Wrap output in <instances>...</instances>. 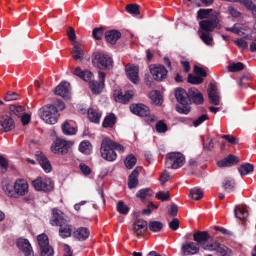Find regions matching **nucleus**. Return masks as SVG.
I'll list each match as a JSON object with an SVG mask.
<instances>
[{"instance_id":"f257e3e1","label":"nucleus","mask_w":256,"mask_h":256,"mask_svg":"<svg viewBox=\"0 0 256 256\" xmlns=\"http://www.w3.org/2000/svg\"><path fill=\"white\" fill-rule=\"evenodd\" d=\"M218 12H213L212 9H200L197 13V18L206 20L200 22V28L204 30H213L218 27Z\"/></svg>"},{"instance_id":"f03ea898","label":"nucleus","mask_w":256,"mask_h":256,"mask_svg":"<svg viewBox=\"0 0 256 256\" xmlns=\"http://www.w3.org/2000/svg\"><path fill=\"white\" fill-rule=\"evenodd\" d=\"M53 216L50 220L52 226H60V235L63 238H68L70 236L72 231V226L68 224V222L64 218L62 212L58 210L53 209Z\"/></svg>"},{"instance_id":"7ed1b4c3","label":"nucleus","mask_w":256,"mask_h":256,"mask_svg":"<svg viewBox=\"0 0 256 256\" xmlns=\"http://www.w3.org/2000/svg\"><path fill=\"white\" fill-rule=\"evenodd\" d=\"M114 150H124V147L120 144L114 142L109 138L104 139L101 144L100 152L102 156L108 161H113L116 158Z\"/></svg>"},{"instance_id":"20e7f679","label":"nucleus","mask_w":256,"mask_h":256,"mask_svg":"<svg viewBox=\"0 0 256 256\" xmlns=\"http://www.w3.org/2000/svg\"><path fill=\"white\" fill-rule=\"evenodd\" d=\"M58 110L52 104H46L40 108L38 112L40 118L46 124H54L58 121Z\"/></svg>"},{"instance_id":"39448f33","label":"nucleus","mask_w":256,"mask_h":256,"mask_svg":"<svg viewBox=\"0 0 256 256\" xmlns=\"http://www.w3.org/2000/svg\"><path fill=\"white\" fill-rule=\"evenodd\" d=\"M92 64L94 67L100 70H110L113 66L112 60L110 56L97 52L94 54Z\"/></svg>"},{"instance_id":"423d86ee","label":"nucleus","mask_w":256,"mask_h":256,"mask_svg":"<svg viewBox=\"0 0 256 256\" xmlns=\"http://www.w3.org/2000/svg\"><path fill=\"white\" fill-rule=\"evenodd\" d=\"M184 156L180 152H170L166 155V164L168 168L176 169L184 164Z\"/></svg>"},{"instance_id":"0eeeda50","label":"nucleus","mask_w":256,"mask_h":256,"mask_svg":"<svg viewBox=\"0 0 256 256\" xmlns=\"http://www.w3.org/2000/svg\"><path fill=\"white\" fill-rule=\"evenodd\" d=\"M74 142L63 139L56 138L52 145L50 149L54 154H64L68 152V150L72 146Z\"/></svg>"},{"instance_id":"6e6552de","label":"nucleus","mask_w":256,"mask_h":256,"mask_svg":"<svg viewBox=\"0 0 256 256\" xmlns=\"http://www.w3.org/2000/svg\"><path fill=\"white\" fill-rule=\"evenodd\" d=\"M32 184L35 190L38 191L49 192L54 188L53 182L50 178H43L38 177L32 181Z\"/></svg>"},{"instance_id":"1a4fd4ad","label":"nucleus","mask_w":256,"mask_h":256,"mask_svg":"<svg viewBox=\"0 0 256 256\" xmlns=\"http://www.w3.org/2000/svg\"><path fill=\"white\" fill-rule=\"evenodd\" d=\"M203 248L205 250L214 251L220 256H230L231 253V250L226 246L216 242L206 244Z\"/></svg>"},{"instance_id":"9d476101","label":"nucleus","mask_w":256,"mask_h":256,"mask_svg":"<svg viewBox=\"0 0 256 256\" xmlns=\"http://www.w3.org/2000/svg\"><path fill=\"white\" fill-rule=\"evenodd\" d=\"M15 127V123L12 117L8 114L0 116V130L8 132L12 130Z\"/></svg>"},{"instance_id":"9b49d317","label":"nucleus","mask_w":256,"mask_h":256,"mask_svg":"<svg viewBox=\"0 0 256 256\" xmlns=\"http://www.w3.org/2000/svg\"><path fill=\"white\" fill-rule=\"evenodd\" d=\"M150 72L153 76L154 78L156 80H162L164 78L167 74V70L161 64H154L150 67Z\"/></svg>"},{"instance_id":"f8f14e48","label":"nucleus","mask_w":256,"mask_h":256,"mask_svg":"<svg viewBox=\"0 0 256 256\" xmlns=\"http://www.w3.org/2000/svg\"><path fill=\"white\" fill-rule=\"evenodd\" d=\"M16 244L19 249L22 252L24 256H36L34 254L32 248L27 239L18 238Z\"/></svg>"},{"instance_id":"ddd939ff","label":"nucleus","mask_w":256,"mask_h":256,"mask_svg":"<svg viewBox=\"0 0 256 256\" xmlns=\"http://www.w3.org/2000/svg\"><path fill=\"white\" fill-rule=\"evenodd\" d=\"M28 185L23 179H18L14 183V196H22L28 192Z\"/></svg>"},{"instance_id":"4468645a","label":"nucleus","mask_w":256,"mask_h":256,"mask_svg":"<svg viewBox=\"0 0 256 256\" xmlns=\"http://www.w3.org/2000/svg\"><path fill=\"white\" fill-rule=\"evenodd\" d=\"M200 250L199 246L196 243L189 242L184 244L181 251L184 255H193L197 254Z\"/></svg>"},{"instance_id":"2eb2a0df","label":"nucleus","mask_w":256,"mask_h":256,"mask_svg":"<svg viewBox=\"0 0 256 256\" xmlns=\"http://www.w3.org/2000/svg\"><path fill=\"white\" fill-rule=\"evenodd\" d=\"M70 84L68 82H61L58 86L54 90V93L64 98H69L70 93Z\"/></svg>"},{"instance_id":"dca6fc26","label":"nucleus","mask_w":256,"mask_h":256,"mask_svg":"<svg viewBox=\"0 0 256 256\" xmlns=\"http://www.w3.org/2000/svg\"><path fill=\"white\" fill-rule=\"evenodd\" d=\"M130 108L132 113L141 116H146L150 112L148 108L142 104H132Z\"/></svg>"},{"instance_id":"f3484780","label":"nucleus","mask_w":256,"mask_h":256,"mask_svg":"<svg viewBox=\"0 0 256 256\" xmlns=\"http://www.w3.org/2000/svg\"><path fill=\"white\" fill-rule=\"evenodd\" d=\"M188 102L192 100L194 103L200 104L203 102L204 98L202 94L195 88L188 90Z\"/></svg>"},{"instance_id":"a211bd4d","label":"nucleus","mask_w":256,"mask_h":256,"mask_svg":"<svg viewBox=\"0 0 256 256\" xmlns=\"http://www.w3.org/2000/svg\"><path fill=\"white\" fill-rule=\"evenodd\" d=\"M208 93L211 104L218 105L220 102V98L217 91V87L215 84H210L208 89Z\"/></svg>"},{"instance_id":"6ab92c4d","label":"nucleus","mask_w":256,"mask_h":256,"mask_svg":"<svg viewBox=\"0 0 256 256\" xmlns=\"http://www.w3.org/2000/svg\"><path fill=\"white\" fill-rule=\"evenodd\" d=\"M174 96L180 104H188V92H187L181 88H176L174 90Z\"/></svg>"},{"instance_id":"aec40b11","label":"nucleus","mask_w":256,"mask_h":256,"mask_svg":"<svg viewBox=\"0 0 256 256\" xmlns=\"http://www.w3.org/2000/svg\"><path fill=\"white\" fill-rule=\"evenodd\" d=\"M193 237L198 246H202V248L206 246V243L210 238L208 234L205 231L196 232L194 234Z\"/></svg>"},{"instance_id":"412c9836","label":"nucleus","mask_w":256,"mask_h":256,"mask_svg":"<svg viewBox=\"0 0 256 256\" xmlns=\"http://www.w3.org/2000/svg\"><path fill=\"white\" fill-rule=\"evenodd\" d=\"M116 100L122 104H126L132 98L134 95V92L132 90H128L124 94H122V92L118 91H116L114 93Z\"/></svg>"},{"instance_id":"4be33fe9","label":"nucleus","mask_w":256,"mask_h":256,"mask_svg":"<svg viewBox=\"0 0 256 256\" xmlns=\"http://www.w3.org/2000/svg\"><path fill=\"white\" fill-rule=\"evenodd\" d=\"M148 227L147 222L142 220L138 219L134 224V230L138 235H142L146 232Z\"/></svg>"},{"instance_id":"5701e85b","label":"nucleus","mask_w":256,"mask_h":256,"mask_svg":"<svg viewBox=\"0 0 256 256\" xmlns=\"http://www.w3.org/2000/svg\"><path fill=\"white\" fill-rule=\"evenodd\" d=\"M36 155L37 156V159L44 170L46 172H50L52 166L46 156L41 152H37Z\"/></svg>"},{"instance_id":"b1692460","label":"nucleus","mask_w":256,"mask_h":256,"mask_svg":"<svg viewBox=\"0 0 256 256\" xmlns=\"http://www.w3.org/2000/svg\"><path fill=\"white\" fill-rule=\"evenodd\" d=\"M239 161L238 158L234 155H230L222 160L218 161L217 164L219 167L230 166L236 164Z\"/></svg>"},{"instance_id":"393cba45","label":"nucleus","mask_w":256,"mask_h":256,"mask_svg":"<svg viewBox=\"0 0 256 256\" xmlns=\"http://www.w3.org/2000/svg\"><path fill=\"white\" fill-rule=\"evenodd\" d=\"M138 66H131L126 69V75L128 77L134 84H136L138 80Z\"/></svg>"},{"instance_id":"a878e982","label":"nucleus","mask_w":256,"mask_h":256,"mask_svg":"<svg viewBox=\"0 0 256 256\" xmlns=\"http://www.w3.org/2000/svg\"><path fill=\"white\" fill-rule=\"evenodd\" d=\"M139 167H136L128 177V186L130 188H136L138 184V176L139 174Z\"/></svg>"},{"instance_id":"bb28decb","label":"nucleus","mask_w":256,"mask_h":256,"mask_svg":"<svg viewBox=\"0 0 256 256\" xmlns=\"http://www.w3.org/2000/svg\"><path fill=\"white\" fill-rule=\"evenodd\" d=\"M120 36V33L116 30L107 31L105 33L106 40L112 44H115Z\"/></svg>"},{"instance_id":"cd10ccee","label":"nucleus","mask_w":256,"mask_h":256,"mask_svg":"<svg viewBox=\"0 0 256 256\" xmlns=\"http://www.w3.org/2000/svg\"><path fill=\"white\" fill-rule=\"evenodd\" d=\"M75 238L80 240H86L90 235V232L86 228L80 227L78 228L74 232Z\"/></svg>"},{"instance_id":"c85d7f7f","label":"nucleus","mask_w":256,"mask_h":256,"mask_svg":"<svg viewBox=\"0 0 256 256\" xmlns=\"http://www.w3.org/2000/svg\"><path fill=\"white\" fill-rule=\"evenodd\" d=\"M213 30H204L200 28L198 32L200 34V38L206 45H212V38L210 32Z\"/></svg>"},{"instance_id":"c756f323","label":"nucleus","mask_w":256,"mask_h":256,"mask_svg":"<svg viewBox=\"0 0 256 256\" xmlns=\"http://www.w3.org/2000/svg\"><path fill=\"white\" fill-rule=\"evenodd\" d=\"M2 188L4 192L8 196L16 197L14 192V185L9 181L4 180L2 182Z\"/></svg>"},{"instance_id":"7c9ffc66","label":"nucleus","mask_w":256,"mask_h":256,"mask_svg":"<svg viewBox=\"0 0 256 256\" xmlns=\"http://www.w3.org/2000/svg\"><path fill=\"white\" fill-rule=\"evenodd\" d=\"M9 110V116H16L20 117L25 111L24 108L20 105L12 104L10 106Z\"/></svg>"},{"instance_id":"2f4dec72","label":"nucleus","mask_w":256,"mask_h":256,"mask_svg":"<svg viewBox=\"0 0 256 256\" xmlns=\"http://www.w3.org/2000/svg\"><path fill=\"white\" fill-rule=\"evenodd\" d=\"M222 187L228 192H232L235 188L234 180L230 178H226L222 183Z\"/></svg>"},{"instance_id":"473e14b6","label":"nucleus","mask_w":256,"mask_h":256,"mask_svg":"<svg viewBox=\"0 0 256 256\" xmlns=\"http://www.w3.org/2000/svg\"><path fill=\"white\" fill-rule=\"evenodd\" d=\"M149 97L151 100L152 104L158 105L162 104V96L160 92L158 90H152L149 94Z\"/></svg>"},{"instance_id":"72a5a7b5","label":"nucleus","mask_w":256,"mask_h":256,"mask_svg":"<svg viewBox=\"0 0 256 256\" xmlns=\"http://www.w3.org/2000/svg\"><path fill=\"white\" fill-rule=\"evenodd\" d=\"M74 47L72 52V58L74 60H82L84 56V52L83 50L79 46L78 44H73Z\"/></svg>"},{"instance_id":"f704fd0d","label":"nucleus","mask_w":256,"mask_h":256,"mask_svg":"<svg viewBox=\"0 0 256 256\" xmlns=\"http://www.w3.org/2000/svg\"><path fill=\"white\" fill-rule=\"evenodd\" d=\"M74 74L80 77L86 81L90 80L92 76V74L88 70L82 71L78 68H75V70L74 71Z\"/></svg>"},{"instance_id":"c9c22d12","label":"nucleus","mask_w":256,"mask_h":256,"mask_svg":"<svg viewBox=\"0 0 256 256\" xmlns=\"http://www.w3.org/2000/svg\"><path fill=\"white\" fill-rule=\"evenodd\" d=\"M88 119L93 122L98 123L101 116V114L98 112L96 110L90 108L88 112Z\"/></svg>"},{"instance_id":"e433bc0d","label":"nucleus","mask_w":256,"mask_h":256,"mask_svg":"<svg viewBox=\"0 0 256 256\" xmlns=\"http://www.w3.org/2000/svg\"><path fill=\"white\" fill-rule=\"evenodd\" d=\"M234 212L235 216L240 220L246 218L248 215V210L243 207L236 206Z\"/></svg>"},{"instance_id":"4c0bfd02","label":"nucleus","mask_w":256,"mask_h":256,"mask_svg":"<svg viewBox=\"0 0 256 256\" xmlns=\"http://www.w3.org/2000/svg\"><path fill=\"white\" fill-rule=\"evenodd\" d=\"M254 170V166L249 163L242 164L238 168V171L241 175H246Z\"/></svg>"},{"instance_id":"58836bf2","label":"nucleus","mask_w":256,"mask_h":256,"mask_svg":"<svg viewBox=\"0 0 256 256\" xmlns=\"http://www.w3.org/2000/svg\"><path fill=\"white\" fill-rule=\"evenodd\" d=\"M63 132L65 134L72 135L76 134V130L74 128L70 126L68 122H65L62 126Z\"/></svg>"},{"instance_id":"ea45409f","label":"nucleus","mask_w":256,"mask_h":256,"mask_svg":"<svg viewBox=\"0 0 256 256\" xmlns=\"http://www.w3.org/2000/svg\"><path fill=\"white\" fill-rule=\"evenodd\" d=\"M37 240L40 248L50 245L48 237L44 234H42L38 236Z\"/></svg>"},{"instance_id":"a19ab883","label":"nucleus","mask_w":256,"mask_h":256,"mask_svg":"<svg viewBox=\"0 0 256 256\" xmlns=\"http://www.w3.org/2000/svg\"><path fill=\"white\" fill-rule=\"evenodd\" d=\"M136 158L132 154L128 156L124 160L126 166L128 169L132 168L136 164Z\"/></svg>"},{"instance_id":"79ce46f5","label":"nucleus","mask_w":256,"mask_h":256,"mask_svg":"<svg viewBox=\"0 0 256 256\" xmlns=\"http://www.w3.org/2000/svg\"><path fill=\"white\" fill-rule=\"evenodd\" d=\"M40 256H53L54 250L52 246L48 245L40 248Z\"/></svg>"},{"instance_id":"37998d69","label":"nucleus","mask_w":256,"mask_h":256,"mask_svg":"<svg viewBox=\"0 0 256 256\" xmlns=\"http://www.w3.org/2000/svg\"><path fill=\"white\" fill-rule=\"evenodd\" d=\"M203 192L199 188H194L190 190V196L195 200H200L203 197Z\"/></svg>"},{"instance_id":"c03bdc74","label":"nucleus","mask_w":256,"mask_h":256,"mask_svg":"<svg viewBox=\"0 0 256 256\" xmlns=\"http://www.w3.org/2000/svg\"><path fill=\"white\" fill-rule=\"evenodd\" d=\"M152 194V191L150 188H144L140 190L136 194V196L140 198L142 201L146 198L150 196Z\"/></svg>"},{"instance_id":"a18cd8bd","label":"nucleus","mask_w":256,"mask_h":256,"mask_svg":"<svg viewBox=\"0 0 256 256\" xmlns=\"http://www.w3.org/2000/svg\"><path fill=\"white\" fill-rule=\"evenodd\" d=\"M104 84L101 82H93L90 84V88L94 94H99L102 90Z\"/></svg>"},{"instance_id":"49530a36","label":"nucleus","mask_w":256,"mask_h":256,"mask_svg":"<svg viewBox=\"0 0 256 256\" xmlns=\"http://www.w3.org/2000/svg\"><path fill=\"white\" fill-rule=\"evenodd\" d=\"M116 117L113 114L106 116L102 123L104 127H112L116 122Z\"/></svg>"},{"instance_id":"de8ad7c7","label":"nucleus","mask_w":256,"mask_h":256,"mask_svg":"<svg viewBox=\"0 0 256 256\" xmlns=\"http://www.w3.org/2000/svg\"><path fill=\"white\" fill-rule=\"evenodd\" d=\"M91 145L88 141L81 142L79 146V150L85 154H89L91 150Z\"/></svg>"},{"instance_id":"09e8293b","label":"nucleus","mask_w":256,"mask_h":256,"mask_svg":"<svg viewBox=\"0 0 256 256\" xmlns=\"http://www.w3.org/2000/svg\"><path fill=\"white\" fill-rule=\"evenodd\" d=\"M162 226V224L159 221H152L149 222L150 230L154 232L160 231Z\"/></svg>"},{"instance_id":"8fccbe9b","label":"nucleus","mask_w":256,"mask_h":256,"mask_svg":"<svg viewBox=\"0 0 256 256\" xmlns=\"http://www.w3.org/2000/svg\"><path fill=\"white\" fill-rule=\"evenodd\" d=\"M126 10L132 14H140L139 6L135 4L127 5L126 6Z\"/></svg>"},{"instance_id":"3c124183","label":"nucleus","mask_w":256,"mask_h":256,"mask_svg":"<svg viewBox=\"0 0 256 256\" xmlns=\"http://www.w3.org/2000/svg\"><path fill=\"white\" fill-rule=\"evenodd\" d=\"M116 208L119 213L123 214H126L129 210L128 208L122 201H119L118 202Z\"/></svg>"},{"instance_id":"603ef678","label":"nucleus","mask_w":256,"mask_h":256,"mask_svg":"<svg viewBox=\"0 0 256 256\" xmlns=\"http://www.w3.org/2000/svg\"><path fill=\"white\" fill-rule=\"evenodd\" d=\"M242 1L246 8L252 12L256 18V5L248 0H242Z\"/></svg>"},{"instance_id":"864d4df0","label":"nucleus","mask_w":256,"mask_h":256,"mask_svg":"<svg viewBox=\"0 0 256 256\" xmlns=\"http://www.w3.org/2000/svg\"><path fill=\"white\" fill-rule=\"evenodd\" d=\"M182 106H177L176 110L178 112L182 114H188L190 110V106L188 104H180Z\"/></svg>"},{"instance_id":"5fc2aeb1","label":"nucleus","mask_w":256,"mask_h":256,"mask_svg":"<svg viewBox=\"0 0 256 256\" xmlns=\"http://www.w3.org/2000/svg\"><path fill=\"white\" fill-rule=\"evenodd\" d=\"M244 66L243 64L238 62L228 66V68L230 72H234L242 70L244 68Z\"/></svg>"},{"instance_id":"6e6d98bb","label":"nucleus","mask_w":256,"mask_h":256,"mask_svg":"<svg viewBox=\"0 0 256 256\" xmlns=\"http://www.w3.org/2000/svg\"><path fill=\"white\" fill-rule=\"evenodd\" d=\"M203 79L198 76H193L191 74H189L188 78V81L192 84H196L202 82Z\"/></svg>"},{"instance_id":"4d7b16f0","label":"nucleus","mask_w":256,"mask_h":256,"mask_svg":"<svg viewBox=\"0 0 256 256\" xmlns=\"http://www.w3.org/2000/svg\"><path fill=\"white\" fill-rule=\"evenodd\" d=\"M66 34L69 39L74 42V44H77L76 39V36L74 28L71 26H69L66 30Z\"/></svg>"},{"instance_id":"13d9d810","label":"nucleus","mask_w":256,"mask_h":256,"mask_svg":"<svg viewBox=\"0 0 256 256\" xmlns=\"http://www.w3.org/2000/svg\"><path fill=\"white\" fill-rule=\"evenodd\" d=\"M102 28H95L92 31V35L95 39L100 40L102 36Z\"/></svg>"},{"instance_id":"bf43d9fd","label":"nucleus","mask_w":256,"mask_h":256,"mask_svg":"<svg viewBox=\"0 0 256 256\" xmlns=\"http://www.w3.org/2000/svg\"><path fill=\"white\" fill-rule=\"evenodd\" d=\"M208 116L206 114H203L193 122V124L194 126H197L201 124L204 121L208 119Z\"/></svg>"},{"instance_id":"052dcab7","label":"nucleus","mask_w":256,"mask_h":256,"mask_svg":"<svg viewBox=\"0 0 256 256\" xmlns=\"http://www.w3.org/2000/svg\"><path fill=\"white\" fill-rule=\"evenodd\" d=\"M156 128L159 132H164L167 130V126L166 124L161 121H160L156 124Z\"/></svg>"},{"instance_id":"680f3d73","label":"nucleus","mask_w":256,"mask_h":256,"mask_svg":"<svg viewBox=\"0 0 256 256\" xmlns=\"http://www.w3.org/2000/svg\"><path fill=\"white\" fill-rule=\"evenodd\" d=\"M0 166L1 171L2 173L6 171L8 166L7 160L2 156H0Z\"/></svg>"},{"instance_id":"e2e57ef3","label":"nucleus","mask_w":256,"mask_h":256,"mask_svg":"<svg viewBox=\"0 0 256 256\" xmlns=\"http://www.w3.org/2000/svg\"><path fill=\"white\" fill-rule=\"evenodd\" d=\"M20 117L21 118V122L23 125L28 124L29 123L31 118V116L30 114L25 113L24 112Z\"/></svg>"},{"instance_id":"0e129e2a","label":"nucleus","mask_w":256,"mask_h":256,"mask_svg":"<svg viewBox=\"0 0 256 256\" xmlns=\"http://www.w3.org/2000/svg\"><path fill=\"white\" fill-rule=\"evenodd\" d=\"M6 101H10L18 98V95L14 92H8L4 98Z\"/></svg>"},{"instance_id":"69168bd1","label":"nucleus","mask_w":256,"mask_h":256,"mask_svg":"<svg viewBox=\"0 0 256 256\" xmlns=\"http://www.w3.org/2000/svg\"><path fill=\"white\" fill-rule=\"evenodd\" d=\"M194 72L197 75L203 77L206 76V72L204 70L196 65L194 66Z\"/></svg>"},{"instance_id":"338daca9","label":"nucleus","mask_w":256,"mask_h":256,"mask_svg":"<svg viewBox=\"0 0 256 256\" xmlns=\"http://www.w3.org/2000/svg\"><path fill=\"white\" fill-rule=\"evenodd\" d=\"M170 178V174L166 170L164 171L162 174L160 178V181L162 184H163L166 182H168Z\"/></svg>"},{"instance_id":"774afa93","label":"nucleus","mask_w":256,"mask_h":256,"mask_svg":"<svg viewBox=\"0 0 256 256\" xmlns=\"http://www.w3.org/2000/svg\"><path fill=\"white\" fill-rule=\"evenodd\" d=\"M156 196L158 199L162 201H164L167 200L168 198L169 192H160L157 193Z\"/></svg>"}]
</instances>
